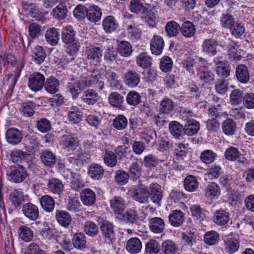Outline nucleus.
<instances>
[{
	"instance_id": "19",
	"label": "nucleus",
	"mask_w": 254,
	"mask_h": 254,
	"mask_svg": "<svg viewBox=\"0 0 254 254\" xmlns=\"http://www.w3.org/2000/svg\"><path fill=\"white\" fill-rule=\"evenodd\" d=\"M148 191L151 200L154 203L159 204L162 198L161 186L156 183L152 184L149 187Z\"/></svg>"
},
{
	"instance_id": "12",
	"label": "nucleus",
	"mask_w": 254,
	"mask_h": 254,
	"mask_svg": "<svg viewBox=\"0 0 254 254\" xmlns=\"http://www.w3.org/2000/svg\"><path fill=\"white\" fill-rule=\"evenodd\" d=\"M60 143L64 149L67 151H73L78 146L79 140L73 134H65L62 136Z\"/></svg>"
},
{
	"instance_id": "30",
	"label": "nucleus",
	"mask_w": 254,
	"mask_h": 254,
	"mask_svg": "<svg viewBox=\"0 0 254 254\" xmlns=\"http://www.w3.org/2000/svg\"><path fill=\"white\" fill-rule=\"evenodd\" d=\"M60 86L59 80L54 76H50L45 81L44 87L45 90L51 94L58 91Z\"/></svg>"
},
{
	"instance_id": "14",
	"label": "nucleus",
	"mask_w": 254,
	"mask_h": 254,
	"mask_svg": "<svg viewBox=\"0 0 254 254\" xmlns=\"http://www.w3.org/2000/svg\"><path fill=\"white\" fill-rule=\"evenodd\" d=\"M22 211L23 215L30 220H36L39 215L38 206L30 202L22 206Z\"/></svg>"
},
{
	"instance_id": "2",
	"label": "nucleus",
	"mask_w": 254,
	"mask_h": 254,
	"mask_svg": "<svg viewBox=\"0 0 254 254\" xmlns=\"http://www.w3.org/2000/svg\"><path fill=\"white\" fill-rule=\"evenodd\" d=\"M8 180L12 183H19L23 182L27 176L26 170L21 165L10 166L7 171Z\"/></svg>"
},
{
	"instance_id": "46",
	"label": "nucleus",
	"mask_w": 254,
	"mask_h": 254,
	"mask_svg": "<svg viewBox=\"0 0 254 254\" xmlns=\"http://www.w3.org/2000/svg\"><path fill=\"white\" fill-rule=\"evenodd\" d=\"M108 100L112 106L119 109L122 107L124 102V97L117 92H112L109 96Z\"/></svg>"
},
{
	"instance_id": "10",
	"label": "nucleus",
	"mask_w": 254,
	"mask_h": 254,
	"mask_svg": "<svg viewBox=\"0 0 254 254\" xmlns=\"http://www.w3.org/2000/svg\"><path fill=\"white\" fill-rule=\"evenodd\" d=\"M124 81L126 85L134 88L138 85L140 81V74L134 70H128L124 75Z\"/></svg>"
},
{
	"instance_id": "38",
	"label": "nucleus",
	"mask_w": 254,
	"mask_h": 254,
	"mask_svg": "<svg viewBox=\"0 0 254 254\" xmlns=\"http://www.w3.org/2000/svg\"><path fill=\"white\" fill-rule=\"evenodd\" d=\"M42 208L47 212H52L55 207V200L53 198L48 195H44L40 199Z\"/></svg>"
},
{
	"instance_id": "23",
	"label": "nucleus",
	"mask_w": 254,
	"mask_h": 254,
	"mask_svg": "<svg viewBox=\"0 0 254 254\" xmlns=\"http://www.w3.org/2000/svg\"><path fill=\"white\" fill-rule=\"evenodd\" d=\"M110 206L115 214H121L125 209V200L121 196H115L110 200Z\"/></svg>"
},
{
	"instance_id": "56",
	"label": "nucleus",
	"mask_w": 254,
	"mask_h": 254,
	"mask_svg": "<svg viewBox=\"0 0 254 254\" xmlns=\"http://www.w3.org/2000/svg\"><path fill=\"white\" fill-rule=\"evenodd\" d=\"M180 29L179 25L174 21L167 22L165 26V31L170 37L176 36L179 34Z\"/></svg>"
},
{
	"instance_id": "57",
	"label": "nucleus",
	"mask_w": 254,
	"mask_h": 254,
	"mask_svg": "<svg viewBox=\"0 0 254 254\" xmlns=\"http://www.w3.org/2000/svg\"><path fill=\"white\" fill-rule=\"evenodd\" d=\"M184 187L188 191H194L198 187L196 178L193 176H187L184 180Z\"/></svg>"
},
{
	"instance_id": "60",
	"label": "nucleus",
	"mask_w": 254,
	"mask_h": 254,
	"mask_svg": "<svg viewBox=\"0 0 254 254\" xmlns=\"http://www.w3.org/2000/svg\"><path fill=\"white\" fill-rule=\"evenodd\" d=\"M84 231L87 235L93 237L98 234L99 229L95 223L88 221L84 225Z\"/></svg>"
},
{
	"instance_id": "64",
	"label": "nucleus",
	"mask_w": 254,
	"mask_h": 254,
	"mask_svg": "<svg viewBox=\"0 0 254 254\" xmlns=\"http://www.w3.org/2000/svg\"><path fill=\"white\" fill-rule=\"evenodd\" d=\"M129 8L133 13L141 14L146 8L140 0H131L129 5Z\"/></svg>"
},
{
	"instance_id": "4",
	"label": "nucleus",
	"mask_w": 254,
	"mask_h": 254,
	"mask_svg": "<svg viewBox=\"0 0 254 254\" xmlns=\"http://www.w3.org/2000/svg\"><path fill=\"white\" fill-rule=\"evenodd\" d=\"M20 189H13L9 193V199L12 206L15 209H20L27 198Z\"/></svg>"
},
{
	"instance_id": "39",
	"label": "nucleus",
	"mask_w": 254,
	"mask_h": 254,
	"mask_svg": "<svg viewBox=\"0 0 254 254\" xmlns=\"http://www.w3.org/2000/svg\"><path fill=\"white\" fill-rule=\"evenodd\" d=\"M102 12L100 7L96 5L90 6L87 12V17L92 22L99 21L101 17Z\"/></svg>"
},
{
	"instance_id": "43",
	"label": "nucleus",
	"mask_w": 254,
	"mask_h": 254,
	"mask_svg": "<svg viewBox=\"0 0 254 254\" xmlns=\"http://www.w3.org/2000/svg\"><path fill=\"white\" fill-rule=\"evenodd\" d=\"M46 57V52L41 46H36L32 51V59L33 62L40 64Z\"/></svg>"
},
{
	"instance_id": "34",
	"label": "nucleus",
	"mask_w": 254,
	"mask_h": 254,
	"mask_svg": "<svg viewBox=\"0 0 254 254\" xmlns=\"http://www.w3.org/2000/svg\"><path fill=\"white\" fill-rule=\"evenodd\" d=\"M236 76L237 79L243 83H246L249 80V74L247 67L244 64H240L236 68Z\"/></svg>"
},
{
	"instance_id": "48",
	"label": "nucleus",
	"mask_w": 254,
	"mask_h": 254,
	"mask_svg": "<svg viewBox=\"0 0 254 254\" xmlns=\"http://www.w3.org/2000/svg\"><path fill=\"white\" fill-rule=\"evenodd\" d=\"M42 162L47 166L52 167L57 162V157L54 153L49 150L42 152L41 156Z\"/></svg>"
},
{
	"instance_id": "45",
	"label": "nucleus",
	"mask_w": 254,
	"mask_h": 254,
	"mask_svg": "<svg viewBox=\"0 0 254 254\" xmlns=\"http://www.w3.org/2000/svg\"><path fill=\"white\" fill-rule=\"evenodd\" d=\"M141 17L150 26L153 27L156 24V13L154 9L146 8L142 14Z\"/></svg>"
},
{
	"instance_id": "63",
	"label": "nucleus",
	"mask_w": 254,
	"mask_h": 254,
	"mask_svg": "<svg viewBox=\"0 0 254 254\" xmlns=\"http://www.w3.org/2000/svg\"><path fill=\"white\" fill-rule=\"evenodd\" d=\"M229 31L232 35L236 38H239L244 33L245 29L241 23L236 21L229 29Z\"/></svg>"
},
{
	"instance_id": "36",
	"label": "nucleus",
	"mask_w": 254,
	"mask_h": 254,
	"mask_svg": "<svg viewBox=\"0 0 254 254\" xmlns=\"http://www.w3.org/2000/svg\"><path fill=\"white\" fill-rule=\"evenodd\" d=\"M68 161L71 166L76 170H79L86 162L85 156L82 153H78L74 157H69Z\"/></svg>"
},
{
	"instance_id": "51",
	"label": "nucleus",
	"mask_w": 254,
	"mask_h": 254,
	"mask_svg": "<svg viewBox=\"0 0 254 254\" xmlns=\"http://www.w3.org/2000/svg\"><path fill=\"white\" fill-rule=\"evenodd\" d=\"M136 64L142 68H146L152 64V59L146 53H141L136 57Z\"/></svg>"
},
{
	"instance_id": "8",
	"label": "nucleus",
	"mask_w": 254,
	"mask_h": 254,
	"mask_svg": "<svg viewBox=\"0 0 254 254\" xmlns=\"http://www.w3.org/2000/svg\"><path fill=\"white\" fill-rule=\"evenodd\" d=\"M101 78V75L97 70H94L89 75L82 74L78 81L79 85L83 89L85 87H90L93 83H97Z\"/></svg>"
},
{
	"instance_id": "55",
	"label": "nucleus",
	"mask_w": 254,
	"mask_h": 254,
	"mask_svg": "<svg viewBox=\"0 0 254 254\" xmlns=\"http://www.w3.org/2000/svg\"><path fill=\"white\" fill-rule=\"evenodd\" d=\"M126 101L130 106H136L141 102V97L139 93L132 90L127 94Z\"/></svg>"
},
{
	"instance_id": "54",
	"label": "nucleus",
	"mask_w": 254,
	"mask_h": 254,
	"mask_svg": "<svg viewBox=\"0 0 254 254\" xmlns=\"http://www.w3.org/2000/svg\"><path fill=\"white\" fill-rule=\"evenodd\" d=\"M67 8L65 5L58 4L53 9L52 14L54 17L58 19H63L67 16Z\"/></svg>"
},
{
	"instance_id": "50",
	"label": "nucleus",
	"mask_w": 254,
	"mask_h": 254,
	"mask_svg": "<svg viewBox=\"0 0 254 254\" xmlns=\"http://www.w3.org/2000/svg\"><path fill=\"white\" fill-rule=\"evenodd\" d=\"M104 173L103 167L97 164L91 166L88 170L89 176L94 180H99L102 178Z\"/></svg>"
},
{
	"instance_id": "26",
	"label": "nucleus",
	"mask_w": 254,
	"mask_h": 254,
	"mask_svg": "<svg viewBox=\"0 0 254 254\" xmlns=\"http://www.w3.org/2000/svg\"><path fill=\"white\" fill-rule=\"evenodd\" d=\"M184 128L185 134L192 136L199 130L200 124L196 120L192 119L185 122Z\"/></svg>"
},
{
	"instance_id": "22",
	"label": "nucleus",
	"mask_w": 254,
	"mask_h": 254,
	"mask_svg": "<svg viewBox=\"0 0 254 254\" xmlns=\"http://www.w3.org/2000/svg\"><path fill=\"white\" fill-rule=\"evenodd\" d=\"M126 250L131 254L139 253L142 249V243L138 238H132L127 242Z\"/></svg>"
},
{
	"instance_id": "11",
	"label": "nucleus",
	"mask_w": 254,
	"mask_h": 254,
	"mask_svg": "<svg viewBox=\"0 0 254 254\" xmlns=\"http://www.w3.org/2000/svg\"><path fill=\"white\" fill-rule=\"evenodd\" d=\"M191 225L190 223V225L185 227L186 231L183 233L181 241L182 245L187 247H191L196 242V237L193 229L191 228Z\"/></svg>"
},
{
	"instance_id": "33",
	"label": "nucleus",
	"mask_w": 254,
	"mask_h": 254,
	"mask_svg": "<svg viewBox=\"0 0 254 254\" xmlns=\"http://www.w3.org/2000/svg\"><path fill=\"white\" fill-rule=\"evenodd\" d=\"M73 246L77 249L83 250L86 247V238L82 232L75 233L72 239Z\"/></svg>"
},
{
	"instance_id": "42",
	"label": "nucleus",
	"mask_w": 254,
	"mask_h": 254,
	"mask_svg": "<svg viewBox=\"0 0 254 254\" xmlns=\"http://www.w3.org/2000/svg\"><path fill=\"white\" fill-rule=\"evenodd\" d=\"M56 217L58 223L64 227H67L71 223V216L66 211L57 210Z\"/></svg>"
},
{
	"instance_id": "59",
	"label": "nucleus",
	"mask_w": 254,
	"mask_h": 254,
	"mask_svg": "<svg viewBox=\"0 0 254 254\" xmlns=\"http://www.w3.org/2000/svg\"><path fill=\"white\" fill-rule=\"evenodd\" d=\"M82 115L77 107L74 106L70 108L68 114V121L77 124L81 120Z\"/></svg>"
},
{
	"instance_id": "24",
	"label": "nucleus",
	"mask_w": 254,
	"mask_h": 254,
	"mask_svg": "<svg viewBox=\"0 0 254 254\" xmlns=\"http://www.w3.org/2000/svg\"><path fill=\"white\" fill-rule=\"evenodd\" d=\"M184 219L185 215L184 213L179 210L172 211L169 216V221L170 224L176 227L182 225Z\"/></svg>"
},
{
	"instance_id": "20",
	"label": "nucleus",
	"mask_w": 254,
	"mask_h": 254,
	"mask_svg": "<svg viewBox=\"0 0 254 254\" xmlns=\"http://www.w3.org/2000/svg\"><path fill=\"white\" fill-rule=\"evenodd\" d=\"M149 228L151 232L154 233H161L165 229V222L160 217H153L149 220Z\"/></svg>"
},
{
	"instance_id": "62",
	"label": "nucleus",
	"mask_w": 254,
	"mask_h": 254,
	"mask_svg": "<svg viewBox=\"0 0 254 254\" xmlns=\"http://www.w3.org/2000/svg\"><path fill=\"white\" fill-rule=\"evenodd\" d=\"M243 91L240 89H234L231 92L230 96V102L231 104L238 105L243 100Z\"/></svg>"
},
{
	"instance_id": "9",
	"label": "nucleus",
	"mask_w": 254,
	"mask_h": 254,
	"mask_svg": "<svg viewBox=\"0 0 254 254\" xmlns=\"http://www.w3.org/2000/svg\"><path fill=\"white\" fill-rule=\"evenodd\" d=\"M45 78L40 72H34L29 77L28 86L34 91L40 90L44 86Z\"/></svg>"
},
{
	"instance_id": "25",
	"label": "nucleus",
	"mask_w": 254,
	"mask_h": 254,
	"mask_svg": "<svg viewBox=\"0 0 254 254\" xmlns=\"http://www.w3.org/2000/svg\"><path fill=\"white\" fill-rule=\"evenodd\" d=\"M80 199L82 202L85 205L91 206L96 200L95 192L89 189H84L80 194Z\"/></svg>"
},
{
	"instance_id": "44",
	"label": "nucleus",
	"mask_w": 254,
	"mask_h": 254,
	"mask_svg": "<svg viewBox=\"0 0 254 254\" xmlns=\"http://www.w3.org/2000/svg\"><path fill=\"white\" fill-rule=\"evenodd\" d=\"M169 130L172 135L177 138L185 134L184 127L176 121L171 122L169 124Z\"/></svg>"
},
{
	"instance_id": "21",
	"label": "nucleus",
	"mask_w": 254,
	"mask_h": 254,
	"mask_svg": "<svg viewBox=\"0 0 254 254\" xmlns=\"http://www.w3.org/2000/svg\"><path fill=\"white\" fill-rule=\"evenodd\" d=\"M214 222L219 226H225L229 220V213L228 212L220 209L214 212L213 217Z\"/></svg>"
},
{
	"instance_id": "6",
	"label": "nucleus",
	"mask_w": 254,
	"mask_h": 254,
	"mask_svg": "<svg viewBox=\"0 0 254 254\" xmlns=\"http://www.w3.org/2000/svg\"><path fill=\"white\" fill-rule=\"evenodd\" d=\"M86 59L94 65L99 64L102 56V51L99 47L93 45L86 47L85 50Z\"/></svg>"
},
{
	"instance_id": "7",
	"label": "nucleus",
	"mask_w": 254,
	"mask_h": 254,
	"mask_svg": "<svg viewBox=\"0 0 254 254\" xmlns=\"http://www.w3.org/2000/svg\"><path fill=\"white\" fill-rule=\"evenodd\" d=\"M215 65L216 73L222 78H227L230 75L231 67L229 63L221 60L220 57H216L213 60Z\"/></svg>"
},
{
	"instance_id": "47",
	"label": "nucleus",
	"mask_w": 254,
	"mask_h": 254,
	"mask_svg": "<svg viewBox=\"0 0 254 254\" xmlns=\"http://www.w3.org/2000/svg\"><path fill=\"white\" fill-rule=\"evenodd\" d=\"M161 247L163 254H177L179 251L175 243L171 240H166L163 242Z\"/></svg>"
},
{
	"instance_id": "13",
	"label": "nucleus",
	"mask_w": 254,
	"mask_h": 254,
	"mask_svg": "<svg viewBox=\"0 0 254 254\" xmlns=\"http://www.w3.org/2000/svg\"><path fill=\"white\" fill-rule=\"evenodd\" d=\"M22 137L21 131L16 128L10 127L6 130L5 133L6 141L12 145H16L20 143Z\"/></svg>"
},
{
	"instance_id": "58",
	"label": "nucleus",
	"mask_w": 254,
	"mask_h": 254,
	"mask_svg": "<svg viewBox=\"0 0 254 254\" xmlns=\"http://www.w3.org/2000/svg\"><path fill=\"white\" fill-rule=\"evenodd\" d=\"M138 219L137 212L135 209L127 210L122 215V219L127 223L133 224Z\"/></svg>"
},
{
	"instance_id": "41",
	"label": "nucleus",
	"mask_w": 254,
	"mask_h": 254,
	"mask_svg": "<svg viewBox=\"0 0 254 254\" xmlns=\"http://www.w3.org/2000/svg\"><path fill=\"white\" fill-rule=\"evenodd\" d=\"M181 32L185 37H191L195 33L196 29L193 24L189 21L184 22L180 27Z\"/></svg>"
},
{
	"instance_id": "35",
	"label": "nucleus",
	"mask_w": 254,
	"mask_h": 254,
	"mask_svg": "<svg viewBox=\"0 0 254 254\" xmlns=\"http://www.w3.org/2000/svg\"><path fill=\"white\" fill-rule=\"evenodd\" d=\"M45 36L47 43L52 46L57 45L60 39L58 30L55 28H49Z\"/></svg>"
},
{
	"instance_id": "61",
	"label": "nucleus",
	"mask_w": 254,
	"mask_h": 254,
	"mask_svg": "<svg viewBox=\"0 0 254 254\" xmlns=\"http://www.w3.org/2000/svg\"><path fill=\"white\" fill-rule=\"evenodd\" d=\"M217 156L216 154L211 150H205L200 154V158L205 164L213 163Z\"/></svg>"
},
{
	"instance_id": "17",
	"label": "nucleus",
	"mask_w": 254,
	"mask_h": 254,
	"mask_svg": "<svg viewBox=\"0 0 254 254\" xmlns=\"http://www.w3.org/2000/svg\"><path fill=\"white\" fill-rule=\"evenodd\" d=\"M220 194V188L215 183L209 184L204 190V195L208 200H213L218 198Z\"/></svg>"
},
{
	"instance_id": "40",
	"label": "nucleus",
	"mask_w": 254,
	"mask_h": 254,
	"mask_svg": "<svg viewBox=\"0 0 254 254\" xmlns=\"http://www.w3.org/2000/svg\"><path fill=\"white\" fill-rule=\"evenodd\" d=\"M175 107L174 102L169 98H164L160 103L159 109L160 115L168 114L172 112Z\"/></svg>"
},
{
	"instance_id": "27",
	"label": "nucleus",
	"mask_w": 254,
	"mask_h": 254,
	"mask_svg": "<svg viewBox=\"0 0 254 254\" xmlns=\"http://www.w3.org/2000/svg\"><path fill=\"white\" fill-rule=\"evenodd\" d=\"M48 189L51 192L56 194H60L63 191L64 186L62 182L56 178H52L48 180Z\"/></svg>"
},
{
	"instance_id": "32",
	"label": "nucleus",
	"mask_w": 254,
	"mask_h": 254,
	"mask_svg": "<svg viewBox=\"0 0 254 254\" xmlns=\"http://www.w3.org/2000/svg\"><path fill=\"white\" fill-rule=\"evenodd\" d=\"M19 238L25 242H29L33 238V231L26 225L20 226L17 230Z\"/></svg>"
},
{
	"instance_id": "18",
	"label": "nucleus",
	"mask_w": 254,
	"mask_h": 254,
	"mask_svg": "<svg viewBox=\"0 0 254 254\" xmlns=\"http://www.w3.org/2000/svg\"><path fill=\"white\" fill-rule=\"evenodd\" d=\"M150 50L154 55H160L164 47L163 38L159 35H154L150 41Z\"/></svg>"
},
{
	"instance_id": "15",
	"label": "nucleus",
	"mask_w": 254,
	"mask_h": 254,
	"mask_svg": "<svg viewBox=\"0 0 254 254\" xmlns=\"http://www.w3.org/2000/svg\"><path fill=\"white\" fill-rule=\"evenodd\" d=\"M100 229L106 241L112 243L115 235L113 224L108 221H104L100 225Z\"/></svg>"
},
{
	"instance_id": "37",
	"label": "nucleus",
	"mask_w": 254,
	"mask_h": 254,
	"mask_svg": "<svg viewBox=\"0 0 254 254\" xmlns=\"http://www.w3.org/2000/svg\"><path fill=\"white\" fill-rule=\"evenodd\" d=\"M117 52L121 56L127 58L131 54L132 48L129 42L126 41H122L118 45Z\"/></svg>"
},
{
	"instance_id": "5",
	"label": "nucleus",
	"mask_w": 254,
	"mask_h": 254,
	"mask_svg": "<svg viewBox=\"0 0 254 254\" xmlns=\"http://www.w3.org/2000/svg\"><path fill=\"white\" fill-rule=\"evenodd\" d=\"M128 193L135 200L142 203L146 202L149 197L148 190L142 185L138 187H131Z\"/></svg>"
},
{
	"instance_id": "16",
	"label": "nucleus",
	"mask_w": 254,
	"mask_h": 254,
	"mask_svg": "<svg viewBox=\"0 0 254 254\" xmlns=\"http://www.w3.org/2000/svg\"><path fill=\"white\" fill-rule=\"evenodd\" d=\"M218 45V41L215 39H205L202 44V50L209 56H214L217 53V49Z\"/></svg>"
},
{
	"instance_id": "52",
	"label": "nucleus",
	"mask_w": 254,
	"mask_h": 254,
	"mask_svg": "<svg viewBox=\"0 0 254 254\" xmlns=\"http://www.w3.org/2000/svg\"><path fill=\"white\" fill-rule=\"evenodd\" d=\"M67 90L70 92L72 98L75 99L78 97L80 90H82V89L80 85H79L78 80H75L72 78L67 84Z\"/></svg>"
},
{
	"instance_id": "49",
	"label": "nucleus",
	"mask_w": 254,
	"mask_h": 254,
	"mask_svg": "<svg viewBox=\"0 0 254 254\" xmlns=\"http://www.w3.org/2000/svg\"><path fill=\"white\" fill-rule=\"evenodd\" d=\"M98 95L92 89H88L83 92L81 97L82 101L88 105H94L98 100Z\"/></svg>"
},
{
	"instance_id": "29",
	"label": "nucleus",
	"mask_w": 254,
	"mask_h": 254,
	"mask_svg": "<svg viewBox=\"0 0 254 254\" xmlns=\"http://www.w3.org/2000/svg\"><path fill=\"white\" fill-rule=\"evenodd\" d=\"M197 75L200 80L206 83L214 80V74L206 66H200L197 69Z\"/></svg>"
},
{
	"instance_id": "3",
	"label": "nucleus",
	"mask_w": 254,
	"mask_h": 254,
	"mask_svg": "<svg viewBox=\"0 0 254 254\" xmlns=\"http://www.w3.org/2000/svg\"><path fill=\"white\" fill-rule=\"evenodd\" d=\"M224 157L229 161H237L238 163L243 166L249 163L248 159L241 154L238 149L234 146H230L224 152Z\"/></svg>"
},
{
	"instance_id": "1",
	"label": "nucleus",
	"mask_w": 254,
	"mask_h": 254,
	"mask_svg": "<svg viewBox=\"0 0 254 254\" xmlns=\"http://www.w3.org/2000/svg\"><path fill=\"white\" fill-rule=\"evenodd\" d=\"M75 32L70 25L64 27L62 30V39L64 43L67 45L66 53L71 56L70 61L74 59V56L80 47L78 40L75 38Z\"/></svg>"
},
{
	"instance_id": "31",
	"label": "nucleus",
	"mask_w": 254,
	"mask_h": 254,
	"mask_svg": "<svg viewBox=\"0 0 254 254\" xmlns=\"http://www.w3.org/2000/svg\"><path fill=\"white\" fill-rule=\"evenodd\" d=\"M225 250L230 254L236 252L240 247L239 242L236 238L228 236L224 239Z\"/></svg>"
},
{
	"instance_id": "28",
	"label": "nucleus",
	"mask_w": 254,
	"mask_h": 254,
	"mask_svg": "<svg viewBox=\"0 0 254 254\" xmlns=\"http://www.w3.org/2000/svg\"><path fill=\"white\" fill-rule=\"evenodd\" d=\"M102 26L106 33H110L118 28L119 23L114 16L109 15L103 20Z\"/></svg>"
},
{
	"instance_id": "53",
	"label": "nucleus",
	"mask_w": 254,
	"mask_h": 254,
	"mask_svg": "<svg viewBox=\"0 0 254 254\" xmlns=\"http://www.w3.org/2000/svg\"><path fill=\"white\" fill-rule=\"evenodd\" d=\"M223 132L228 135H232L235 133L236 129L235 122L231 119L225 120L222 124Z\"/></svg>"
}]
</instances>
